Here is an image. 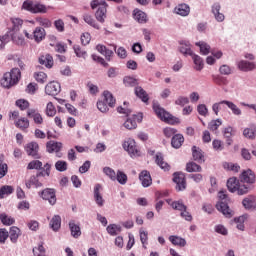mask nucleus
I'll use <instances>...</instances> for the list:
<instances>
[{"instance_id": "obj_51", "label": "nucleus", "mask_w": 256, "mask_h": 256, "mask_svg": "<svg viewBox=\"0 0 256 256\" xmlns=\"http://www.w3.org/2000/svg\"><path fill=\"white\" fill-rule=\"evenodd\" d=\"M67 167H68V164L66 161L58 160L55 163V169H56V171H59L60 173L67 171Z\"/></svg>"}, {"instance_id": "obj_46", "label": "nucleus", "mask_w": 256, "mask_h": 256, "mask_svg": "<svg viewBox=\"0 0 256 256\" xmlns=\"http://www.w3.org/2000/svg\"><path fill=\"white\" fill-rule=\"evenodd\" d=\"M103 173L108 177L111 181H117V174L115 173V170L111 167H104Z\"/></svg>"}, {"instance_id": "obj_36", "label": "nucleus", "mask_w": 256, "mask_h": 256, "mask_svg": "<svg viewBox=\"0 0 256 256\" xmlns=\"http://www.w3.org/2000/svg\"><path fill=\"white\" fill-rule=\"evenodd\" d=\"M238 187H239V180H237V178L232 177L228 179L227 188H228V191H230V193H235Z\"/></svg>"}, {"instance_id": "obj_44", "label": "nucleus", "mask_w": 256, "mask_h": 256, "mask_svg": "<svg viewBox=\"0 0 256 256\" xmlns=\"http://www.w3.org/2000/svg\"><path fill=\"white\" fill-rule=\"evenodd\" d=\"M123 83L125 87H136V85H139V81L131 76H125Z\"/></svg>"}, {"instance_id": "obj_7", "label": "nucleus", "mask_w": 256, "mask_h": 256, "mask_svg": "<svg viewBox=\"0 0 256 256\" xmlns=\"http://www.w3.org/2000/svg\"><path fill=\"white\" fill-rule=\"evenodd\" d=\"M173 181L176 183V191H185L187 189V181L185 174L182 172H175L173 174Z\"/></svg>"}, {"instance_id": "obj_45", "label": "nucleus", "mask_w": 256, "mask_h": 256, "mask_svg": "<svg viewBox=\"0 0 256 256\" xmlns=\"http://www.w3.org/2000/svg\"><path fill=\"white\" fill-rule=\"evenodd\" d=\"M14 191L15 189L13 188V186H2L0 189V199H4L5 195H11Z\"/></svg>"}, {"instance_id": "obj_54", "label": "nucleus", "mask_w": 256, "mask_h": 256, "mask_svg": "<svg viewBox=\"0 0 256 256\" xmlns=\"http://www.w3.org/2000/svg\"><path fill=\"white\" fill-rule=\"evenodd\" d=\"M34 78L36 79L37 83H45L47 82V74L45 72H35Z\"/></svg>"}, {"instance_id": "obj_32", "label": "nucleus", "mask_w": 256, "mask_h": 256, "mask_svg": "<svg viewBox=\"0 0 256 256\" xmlns=\"http://www.w3.org/2000/svg\"><path fill=\"white\" fill-rule=\"evenodd\" d=\"M8 234V237H10V241L12 243H17V239H19V236L21 235V230L17 228V226H12L10 227V231Z\"/></svg>"}, {"instance_id": "obj_17", "label": "nucleus", "mask_w": 256, "mask_h": 256, "mask_svg": "<svg viewBox=\"0 0 256 256\" xmlns=\"http://www.w3.org/2000/svg\"><path fill=\"white\" fill-rule=\"evenodd\" d=\"M133 17L134 20L137 21V23L145 24L149 21L147 13L143 12L142 10H139V8L134 9Z\"/></svg>"}, {"instance_id": "obj_1", "label": "nucleus", "mask_w": 256, "mask_h": 256, "mask_svg": "<svg viewBox=\"0 0 256 256\" xmlns=\"http://www.w3.org/2000/svg\"><path fill=\"white\" fill-rule=\"evenodd\" d=\"M218 198L219 201L216 203V209L221 214L225 215L227 219H231L233 215H235V212L229 208V196H227L226 190H220L218 192Z\"/></svg>"}, {"instance_id": "obj_12", "label": "nucleus", "mask_w": 256, "mask_h": 256, "mask_svg": "<svg viewBox=\"0 0 256 256\" xmlns=\"http://www.w3.org/2000/svg\"><path fill=\"white\" fill-rule=\"evenodd\" d=\"M242 205L246 211H256V197L253 195L245 197L242 200Z\"/></svg>"}, {"instance_id": "obj_29", "label": "nucleus", "mask_w": 256, "mask_h": 256, "mask_svg": "<svg viewBox=\"0 0 256 256\" xmlns=\"http://www.w3.org/2000/svg\"><path fill=\"white\" fill-rule=\"evenodd\" d=\"M191 57H192L194 65H195L194 69L196 71H203V67H205L203 58H201V56H199L195 53Z\"/></svg>"}, {"instance_id": "obj_4", "label": "nucleus", "mask_w": 256, "mask_h": 256, "mask_svg": "<svg viewBox=\"0 0 256 256\" xmlns=\"http://www.w3.org/2000/svg\"><path fill=\"white\" fill-rule=\"evenodd\" d=\"M153 111L156 113L157 117L161 119V121H165V123H169L170 125H175V123L179 121V119L161 107L159 102L153 103Z\"/></svg>"}, {"instance_id": "obj_48", "label": "nucleus", "mask_w": 256, "mask_h": 256, "mask_svg": "<svg viewBox=\"0 0 256 256\" xmlns=\"http://www.w3.org/2000/svg\"><path fill=\"white\" fill-rule=\"evenodd\" d=\"M116 181H118V183H120V185H126L127 184V174H125L121 170H118L116 173Z\"/></svg>"}, {"instance_id": "obj_22", "label": "nucleus", "mask_w": 256, "mask_h": 256, "mask_svg": "<svg viewBox=\"0 0 256 256\" xmlns=\"http://www.w3.org/2000/svg\"><path fill=\"white\" fill-rule=\"evenodd\" d=\"M192 156L194 161H197L198 163H205L203 151L200 148H197V146L192 147Z\"/></svg>"}, {"instance_id": "obj_53", "label": "nucleus", "mask_w": 256, "mask_h": 256, "mask_svg": "<svg viewBox=\"0 0 256 256\" xmlns=\"http://www.w3.org/2000/svg\"><path fill=\"white\" fill-rule=\"evenodd\" d=\"M56 114H57V110L55 109L53 102H49L46 106V115L48 117H55Z\"/></svg>"}, {"instance_id": "obj_28", "label": "nucleus", "mask_w": 256, "mask_h": 256, "mask_svg": "<svg viewBox=\"0 0 256 256\" xmlns=\"http://www.w3.org/2000/svg\"><path fill=\"white\" fill-rule=\"evenodd\" d=\"M27 189H31V187H35L36 189H39V187H43V183L39 181L38 176L33 175L30 177L29 181L26 182Z\"/></svg>"}, {"instance_id": "obj_6", "label": "nucleus", "mask_w": 256, "mask_h": 256, "mask_svg": "<svg viewBox=\"0 0 256 256\" xmlns=\"http://www.w3.org/2000/svg\"><path fill=\"white\" fill-rule=\"evenodd\" d=\"M41 199L48 201L49 205L57 203V191L53 188H46L39 193Z\"/></svg>"}, {"instance_id": "obj_3", "label": "nucleus", "mask_w": 256, "mask_h": 256, "mask_svg": "<svg viewBox=\"0 0 256 256\" xmlns=\"http://www.w3.org/2000/svg\"><path fill=\"white\" fill-rule=\"evenodd\" d=\"M91 8L97 9L95 13V17L99 23H105V19H107V7L109 5L105 0H92L91 2Z\"/></svg>"}, {"instance_id": "obj_37", "label": "nucleus", "mask_w": 256, "mask_h": 256, "mask_svg": "<svg viewBox=\"0 0 256 256\" xmlns=\"http://www.w3.org/2000/svg\"><path fill=\"white\" fill-rule=\"evenodd\" d=\"M44 37H45V29L44 28L37 27L33 31V39H35V41L37 43H40V41H43Z\"/></svg>"}, {"instance_id": "obj_30", "label": "nucleus", "mask_w": 256, "mask_h": 256, "mask_svg": "<svg viewBox=\"0 0 256 256\" xmlns=\"http://www.w3.org/2000/svg\"><path fill=\"white\" fill-rule=\"evenodd\" d=\"M83 21H85V23H87V25H90V27H93L94 29H98V30L101 29L99 24H97V22H95V18H93V15H91L89 13L83 14Z\"/></svg>"}, {"instance_id": "obj_47", "label": "nucleus", "mask_w": 256, "mask_h": 256, "mask_svg": "<svg viewBox=\"0 0 256 256\" xmlns=\"http://www.w3.org/2000/svg\"><path fill=\"white\" fill-rule=\"evenodd\" d=\"M27 169L28 170L36 169L37 171H39L43 169V162L39 160H32L31 162H29Z\"/></svg>"}, {"instance_id": "obj_40", "label": "nucleus", "mask_w": 256, "mask_h": 256, "mask_svg": "<svg viewBox=\"0 0 256 256\" xmlns=\"http://www.w3.org/2000/svg\"><path fill=\"white\" fill-rule=\"evenodd\" d=\"M50 227L54 231H58L59 229H61V216L55 215L54 217H52L50 221Z\"/></svg>"}, {"instance_id": "obj_13", "label": "nucleus", "mask_w": 256, "mask_h": 256, "mask_svg": "<svg viewBox=\"0 0 256 256\" xmlns=\"http://www.w3.org/2000/svg\"><path fill=\"white\" fill-rule=\"evenodd\" d=\"M240 180L242 183L253 185V183H255V173H253L252 169L244 170L240 175Z\"/></svg>"}, {"instance_id": "obj_63", "label": "nucleus", "mask_w": 256, "mask_h": 256, "mask_svg": "<svg viewBox=\"0 0 256 256\" xmlns=\"http://www.w3.org/2000/svg\"><path fill=\"white\" fill-rule=\"evenodd\" d=\"M243 136L246 137V139H255V130H253V128H245L243 130Z\"/></svg>"}, {"instance_id": "obj_64", "label": "nucleus", "mask_w": 256, "mask_h": 256, "mask_svg": "<svg viewBox=\"0 0 256 256\" xmlns=\"http://www.w3.org/2000/svg\"><path fill=\"white\" fill-rule=\"evenodd\" d=\"M16 106L21 109V111H25V109H28L29 107V101L20 99L16 101Z\"/></svg>"}, {"instance_id": "obj_24", "label": "nucleus", "mask_w": 256, "mask_h": 256, "mask_svg": "<svg viewBox=\"0 0 256 256\" xmlns=\"http://www.w3.org/2000/svg\"><path fill=\"white\" fill-rule=\"evenodd\" d=\"M69 229L74 239H79V237H81V227H79V225H77L74 220L69 222Z\"/></svg>"}, {"instance_id": "obj_2", "label": "nucleus", "mask_w": 256, "mask_h": 256, "mask_svg": "<svg viewBox=\"0 0 256 256\" xmlns=\"http://www.w3.org/2000/svg\"><path fill=\"white\" fill-rule=\"evenodd\" d=\"M20 80H21V70L15 67V68H12L10 72L4 73L0 81V85L4 87V89H11V87H14V85H17V83H19Z\"/></svg>"}, {"instance_id": "obj_19", "label": "nucleus", "mask_w": 256, "mask_h": 256, "mask_svg": "<svg viewBox=\"0 0 256 256\" xmlns=\"http://www.w3.org/2000/svg\"><path fill=\"white\" fill-rule=\"evenodd\" d=\"M174 13L181 17H187L191 13V8L187 4H178L174 9Z\"/></svg>"}, {"instance_id": "obj_56", "label": "nucleus", "mask_w": 256, "mask_h": 256, "mask_svg": "<svg viewBox=\"0 0 256 256\" xmlns=\"http://www.w3.org/2000/svg\"><path fill=\"white\" fill-rule=\"evenodd\" d=\"M16 127L20 129H29V120L27 118H21L16 122Z\"/></svg>"}, {"instance_id": "obj_34", "label": "nucleus", "mask_w": 256, "mask_h": 256, "mask_svg": "<svg viewBox=\"0 0 256 256\" xmlns=\"http://www.w3.org/2000/svg\"><path fill=\"white\" fill-rule=\"evenodd\" d=\"M196 47L200 48L201 55H209L211 53V46L207 42L199 41L195 43Z\"/></svg>"}, {"instance_id": "obj_60", "label": "nucleus", "mask_w": 256, "mask_h": 256, "mask_svg": "<svg viewBox=\"0 0 256 256\" xmlns=\"http://www.w3.org/2000/svg\"><path fill=\"white\" fill-rule=\"evenodd\" d=\"M189 103V98L185 96H179L175 100V105H179L180 107H185V105H188Z\"/></svg>"}, {"instance_id": "obj_50", "label": "nucleus", "mask_w": 256, "mask_h": 256, "mask_svg": "<svg viewBox=\"0 0 256 256\" xmlns=\"http://www.w3.org/2000/svg\"><path fill=\"white\" fill-rule=\"evenodd\" d=\"M170 205L175 211H187V207L183 204V201H174Z\"/></svg>"}, {"instance_id": "obj_23", "label": "nucleus", "mask_w": 256, "mask_h": 256, "mask_svg": "<svg viewBox=\"0 0 256 256\" xmlns=\"http://www.w3.org/2000/svg\"><path fill=\"white\" fill-rule=\"evenodd\" d=\"M168 239L170 243H172V245H175L176 247H185V245H187V240L177 235H171Z\"/></svg>"}, {"instance_id": "obj_14", "label": "nucleus", "mask_w": 256, "mask_h": 256, "mask_svg": "<svg viewBox=\"0 0 256 256\" xmlns=\"http://www.w3.org/2000/svg\"><path fill=\"white\" fill-rule=\"evenodd\" d=\"M139 179L141 181V185L142 187H151V185H153V179L151 178V173H149V171L147 170H143L140 174H139Z\"/></svg>"}, {"instance_id": "obj_21", "label": "nucleus", "mask_w": 256, "mask_h": 256, "mask_svg": "<svg viewBox=\"0 0 256 256\" xmlns=\"http://www.w3.org/2000/svg\"><path fill=\"white\" fill-rule=\"evenodd\" d=\"M179 51L180 53H182V55H189L190 57H192L193 50L191 49V43H189V41H181L180 42V47H179Z\"/></svg>"}, {"instance_id": "obj_35", "label": "nucleus", "mask_w": 256, "mask_h": 256, "mask_svg": "<svg viewBox=\"0 0 256 256\" xmlns=\"http://www.w3.org/2000/svg\"><path fill=\"white\" fill-rule=\"evenodd\" d=\"M135 95L139 97L143 103H147V101H149V95H147V92L141 86H137L135 88Z\"/></svg>"}, {"instance_id": "obj_15", "label": "nucleus", "mask_w": 256, "mask_h": 256, "mask_svg": "<svg viewBox=\"0 0 256 256\" xmlns=\"http://www.w3.org/2000/svg\"><path fill=\"white\" fill-rule=\"evenodd\" d=\"M63 149V143L50 140L46 143V150L48 153H59Z\"/></svg>"}, {"instance_id": "obj_20", "label": "nucleus", "mask_w": 256, "mask_h": 256, "mask_svg": "<svg viewBox=\"0 0 256 256\" xmlns=\"http://www.w3.org/2000/svg\"><path fill=\"white\" fill-rule=\"evenodd\" d=\"M27 116L30 119H33V121H34V123H36V125H42L43 124V116H41L39 111H37L35 109H29L27 111Z\"/></svg>"}, {"instance_id": "obj_11", "label": "nucleus", "mask_w": 256, "mask_h": 256, "mask_svg": "<svg viewBox=\"0 0 256 256\" xmlns=\"http://www.w3.org/2000/svg\"><path fill=\"white\" fill-rule=\"evenodd\" d=\"M101 191H103V186L101 184H95L93 191L94 201L99 207H103V205H105V199H103V194H101Z\"/></svg>"}, {"instance_id": "obj_25", "label": "nucleus", "mask_w": 256, "mask_h": 256, "mask_svg": "<svg viewBox=\"0 0 256 256\" xmlns=\"http://www.w3.org/2000/svg\"><path fill=\"white\" fill-rule=\"evenodd\" d=\"M96 50L98 53H101V55H104L108 61H111V57H113V50L107 49L105 45L98 44L96 46Z\"/></svg>"}, {"instance_id": "obj_16", "label": "nucleus", "mask_w": 256, "mask_h": 256, "mask_svg": "<svg viewBox=\"0 0 256 256\" xmlns=\"http://www.w3.org/2000/svg\"><path fill=\"white\" fill-rule=\"evenodd\" d=\"M237 67L240 71H244L245 73L249 71H255L256 65L254 62H249L247 60H241L238 62Z\"/></svg>"}, {"instance_id": "obj_9", "label": "nucleus", "mask_w": 256, "mask_h": 256, "mask_svg": "<svg viewBox=\"0 0 256 256\" xmlns=\"http://www.w3.org/2000/svg\"><path fill=\"white\" fill-rule=\"evenodd\" d=\"M24 149L29 157L41 159V155H39V144L37 142L28 143Z\"/></svg>"}, {"instance_id": "obj_10", "label": "nucleus", "mask_w": 256, "mask_h": 256, "mask_svg": "<svg viewBox=\"0 0 256 256\" xmlns=\"http://www.w3.org/2000/svg\"><path fill=\"white\" fill-rule=\"evenodd\" d=\"M45 93L46 95H51L55 97L61 93V84L56 81H52L45 86Z\"/></svg>"}, {"instance_id": "obj_31", "label": "nucleus", "mask_w": 256, "mask_h": 256, "mask_svg": "<svg viewBox=\"0 0 256 256\" xmlns=\"http://www.w3.org/2000/svg\"><path fill=\"white\" fill-rule=\"evenodd\" d=\"M39 63L40 65H44L48 69H51V67H53V56L49 54H46L45 56H40Z\"/></svg>"}, {"instance_id": "obj_5", "label": "nucleus", "mask_w": 256, "mask_h": 256, "mask_svg": "<svg viewBox=\"0 0 256 256\" xmlns=\"http://www.w3.org/2000/svg\"><path fill=\"white\" fill-rule=\"evenodd\" d=\"M22 9L29 11L30 13H47V7L45 5L26 0L22 4Z\"/></svg>"}, {"instance_id": "obj_8", "label": "nucleus", "mask_w": 256, "mask_h": 256, "mask_svg": "<svg viewBox=\"0 0 256 256\" xmlns=\"http://www.w3.org/2000/svg\"><path fill=\"white\" fill-rule=\"evenodd\" d=\"M123 148L129 153L131 157H139V155H141L139 149H137V144L133 139H128L127 141H125L123 144Z\"/></svg>"}, {"instance_id": "obj_27", "label": "nucleus", "mask_w": 256, "mask_h": 256, "mask_svg": "<svg viewBox=\"0 0 256 256\" xmlns=\"http://www.w3.org/2000/svg\"><path fill=\"white\" fill-rule=\"evenodd\" d=\"M185 142V138L182 134H176L172 137L171 145L174 149H180V147Z\"/></svg>"}, {"instance_id": "obj_55", "label": "nucleus", "mask_w": 256, "mask_h": 256, "mask_svg": "<svg viewBox=\"0 0 256 256\" xmlns=\"http://www.w3.org/2000/svg\"><path fill=\"white\" fill-rule=\"evenodd\" d=\"M139 235H140V241H141L143 247H145V244H147V241L149 239V232H147L143 228H141L139 230Z\"/></svg>"}, {"instance_id": "obj_41", "label": "nucleus", "mask_w": 256, "mask_h": 256, "mask_svg": "<svg viewBox=\"0 0 256 256\" xmlns=\"http://www.w3.org/2000/svg\"><path fill=\"white\" fill-rule=\"evenodd\" d=\"M246 220H247V216L245 215H242L234 219V222L236 223V228L238 229V231H245Z\"/></svg>"}, {"instance_id": "obj_57", "label": "nucleus", "mask_w": 256, "mask_h": 256, "mask_svg": "<svg viewBox=\"0 0 256 256\" xmlns=\"http://www.w3.org/2000/svg\"><path fill=\"white\" fill-rule=\"evenodd\" d=\"M227 100H222L220 102H216L212 105V111L215 115H219V111L221 110L222 105H226Z\"/></svg>"}, {"instance_id": "obj_39", "label": "nucleus", "mask_w": 256, "mask_h": 256, "mask_svg": "<svg viewBox=\"0 0 256 256\" xmlns=\"http://www.w3.org/2000/svg\"><path fill=\"white\" fill-rule=\"evenodd\" d=\"M226 107H228V109H230L232 111L233 115H236V117H240V115L243 114L241 109L238 108L235 103H233L229 100H226Z\"/></svg>"}, {"instance_id": "obj_59", "label": "nucleus", "mask_w": 256, "mask_h": 256, "mask_svg": "<svg viewBox=\"0 0 256 256\" xmlns=\"http://www.w3.org/2000/svg\"><path fill=\"white\" fill-rule=\"evenodd\" d=\"M236 191H237L238 195H247V193H249V191H251V187H249L247 185H238Z\"/></svg>"}, {"instance_id": "obj_38", "label": "nucleus", "mask_w": 256, "mask_h": 256, "mask_svg": "<svg viewBox=\"0 0 256 256\" xmlns=\"http://www.w3.org/2000/svg\"><path fill=\"white\" fill-rule=\"evenodd\" d=\"M186 171L188 173H201V171H203V169L197 163L189 162L186 164Z\"/></svg>"}, {"instance_id": "obj_42", "label": "nucleus", "mask_w": 256, "mask_h": 256, "mask_svg": "<svg viewBox=\"0 0 256 256\" xmlns=\"http://www.w3.org/2000/svg\"><path fill=\"white\" fill-rule=\"evenodd\" d=\"M103 96H104V101L107 105H109L110 107H115L116 100L113 97V94H111V92L104 91Z\"/></svg>"}, {"instance_id": "obj_49", "label": "nucleus", "mask_w": 256, "mask_h": 256, "mask_svg": "<svg viewBox=\"0 0 256 256\" xmlns=\"http://www.w3.org/2000/svg\"><path fill=\"white\" fill-rule=\"evenodd\" d=\"M0 221L3 223V225H13L15 223V218L8 216L7 214H1L0 215Z\"/></svg>"}, {"instance_id": "obj_61", "label": "nucleus", "mask_w": 256, "mask_h": 256, "mask_svg": "<svg viewBox=\"0 0 256 256\" xmlns=\"http://www.w3.org/2000/svg\"><path fill=\"white\" fill-rule=\"evenodd\" d=\"M219 73L221 75H231V73H233V69H231L229 65L224 64L220 66Z\"/></svg>"}, {"instance_id": "obj_62", "label": "nucleus", "mask_w": 256, "mask_h": 256, "mask_svg": "<svg viewBox=\"0 0 256 256\" xmlns=\"http://www.w3.org/2000/svg\"><path fill=\"white\" fill-rule=\"evenodd\" d=\"M9 239V231L5 228L0 229V243L3 245L5 244V241Z\"/></svg>"}, {"instance_id": "obj_33", "label": "nucleus", "mask_w": 256, "mask_h": 256, "mask_svg": "<svg viewBox=\"0 0 256 256\" xmlns=\"http://www.w3.org/2000/svg\"><path fill=\"white\" fill-rule=\"evenodd\" d=\"M122 230L121 225L117 224H109L106 228L108 235H111L112 237H116V235L121 233Z\"/></svg>"}, {"instance_id": "obj_58", "label": "nucleus", "mask_w": 256, "mask_h": 256, "mask_svg": "<svg viewBox=\"0 0 256 256\" xmlns=\"http://www.w3.org/2000/svg\"><path fill=\"white\" fill-rule=\"evenodd\" d=\"M124 127L125 129H137V122L134 119L128 118L125 122H124Z\"/></svg>"}, {"instance_id": "obj_18", "label": "nucleus", "mask_w": 256, "mask_h": 256, "mask_svg": "<svg viewBox=\"0 0 256 256\" xmlns=\"http://www.w3.org/2000/svg\"><path fill=\"white\" fill-rule=\"evenodd\" d=\"M220 11H221V4L215 3L214 5H212V13L216 21H218V23H223L225 21V15Z\"/></svg>"}, {"instance_id": "obj_43", "label": "nucleus", "mask_w": 256, "mask_h": 256, "mask_svg": "<svg viewBox=\"0 0 256 256\" xmlns=\"http://www.w3.org/2000/svg\"><path fill=\"white\" fill-rule=\"evenodd\" d=\"M49 177L51 175V164L46 163L42 169H40V172H37L36 177Z\"/></svg>"}, {"instance_id": "obj_26", "label": "nucleus", "mask_w": 256, "mask_h": 256, "mask_svg": "<svg viewBox=\"0 0 256 256\" xmlns=\"http://www.w3.org/2000/svg\"><path fill=\"white\" fill-rule=\"evenodd\" d=\"M155 162L157 166L160 167V169H163L165 171H169V169H171V166H169L167 162H164L163 154H161V152H158L156 154Z\"/></svg>"}, {"instance_id": "obj_52", "label": "nucleus", "mask_w": 256, "mask_h": 256, "mask_svg": "<svg viewBox=\"0 0 256 256\" xmlns=\"http://www.w3.org/2000/svg\"><path fill=\"white\" fill-rule=\"evenodd\" d=\"M221 125H223V121H221V119L212 120L208 124V129H210V131H217Z\"/></svg>"}]
</instances>
